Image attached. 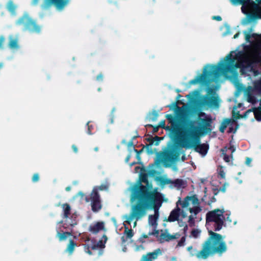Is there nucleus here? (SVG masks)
Wrapping results in <instances>:
<instances>
[{
	"label": "nucleus",
	"mask_w": 261,
	"mask_h": 261,
	"mask_svg": "<svg viewBox=\"0 0 261 261\" xmlns=\"http://www.w3.org/2000/svg\"><path fill=\"white\" fill-rule=\"evenodd\" d=\"M139 241L140 242L142 243H144V242H145V241L144 240V239H143L142 238H141V237H140V238H139Z\"/></svg>",
	"instance_id": "nucleus-52"
},
{
	"label": "nucleus",
	"mask_w": 261,
	"mask_h": 261,
	"mask_svg": "<svg viewBox=\"0 0 261 261\" xmlns=\"http://www.w3.org/2000/svg\"><path fill=\"white\" fill-rule=\"evenodd\" d=\"M103 74L101 73H100L97 75L96 80H97L98 81H101L103 80Z\"/></svg>",
	"instance_id": "nucleus-39"
},
{
	"label": "nucleus",
	"mask_w": 261,
	"mask_h": 261,
	"mask_svg": "<svg viewBox=\"0 0 261 261\" xmlns=\"http://www.w3.org/2000/svg\"><path fill=\"white\" fill-rule=\"evenodd\" d=\"M162 251L160 248L154 250L153 252H148L142 256L140 261H153L161 255Z\"/></svg>",
	"instance_id": "nucleus-14"
},
{
	"label": "nucleus",
	"mask_w": 261,
	"mask_h": 261,
	"mask_svg": "<svg viewBox=\"0 0 261 261\" xmlns=\"http://www.w3.org/2000/svg\"><path fill=\"white\" fill-rule=\"evenodd\" d=\"M78 195L80 196L82 198L84 197L85 195L84 193L82 192H80L78 193Z\"/></svg>",
	"instance_id": "nucleus-50"
},
{
	"label": "nucleus",
	"mask_w": 261,
	"mask_h": 261,
	"mask_svg": "<svg viewBox=\"0 0 261 261\" xmlns=\"http://www.w3.org/2000/svg\"><path fill=\"white\" fill-rule=\"evenodd\" d=\"M40 0H32V5L36 6ZM69 0H43L41 7L42 9H47L54 6L58 10H62L69 3Z\"/></svg>",
	"instance_id": "nucleus-9"
},
{
	"label": "nucleus",
	"mask_w": 261,
	"mask_h": 261,
	"mask_svg": "<svg viewBox=\"0 0 261 261\" xmlns=\"http://www.w3.org/2000/svg\"><path fill=\"white\" fill-rule=\"evenodd\" d=\"M103 238H105V243L106 242V241L107 240V237L105 234H104L103 236Z\"/></svg>",
	"instance_id": "nucleus-57"
},
{
	"label": "nucleus",
	"mask_w": 261,
	"mask_h": 261,
	"mask_svg": "<svg viewBox=\"0 0 261 261\" xmlns=\"http://www.w3.org/2000/svg\"><path fill=\"white\" fill-rule=\"evenodd\" d=\"M39 180V175L38 173H35L32 176V180L33 182H36Z\"/></svg>",
	"instance_id": "nucleus-34"
},
{
	"label": "nucleus",
	"mask_w": 261,
	"mask_h": 261,
	"mask_svg": "<svg viewBox=\"0 0 261 261\" xmlns=\"http://www.w3.org/2000/svg\"><path fill=\"white\" fill-rule=\"evenodd\" d=\"M140 249H144V247L142 245L137 246V250H139Z\"/></svg>",
	"instance_id": "nucleus-46"
},
{
	"label": "nucleus",
	"mask_w": 261,
	"mask_h": 261,
	"mask_svg": "<svg viewBox=\"0 0 261 261\" xmlns=\"http://www.w3.org/2000/svg\"><path fill=\"white\" fill-rule=\"evenodd\" d=\"M185 241H186V238L185 237H182L181 239V240L178 242V244H177V246H179V247H181V246H183L185 245Z\"/></svg>",
	"instance_id": "nucleus-36"
},
{
	"label": "nucleus",
	"mask_w": 261,
	"mask_h": 261,
	"mask_svg": "<svg viewBox=\"0 0 261 261\" xmlns=\"http://www.w3.org/2000/svg\"><path fill=\"white\" fill-rule=\"evenodd\" d=\"M131 158V154L129 153L128 154L127 156L126 157L125 159V162L126 163H128L130 160Z\"/></svg>",
	"instance_id": "nucleus-44"
},
{
	"label": "nucleus",
	"mask_w": 261,
	"mask_h": 261,
	"mask_svg": "<svg viewBox=\"0 0 261 261\" xmlns=\"http://www.w3.org/2000/svg\"><path fill=\"white\" fill-rule=\"evenodd\" d=\"M71 190V187L70 186H68L66 188H65V190L66 191H70Z\"/></svg>",
	"instance_id": "nucleus-54"
},
{
	"label": "nucleus",
	"mask_w": 261,
	"mask_h": 261,
	"mask_svg": "<svg viewBox=\"0 0 261 261\" xmlns=\"http://www.w3.org/2000/svg\"><path fill=\"white\" fill-rule=\"evenodd\" d=\"M233 53L227 55L225 59L221 60L218 65H208L203 68V74L197 75L195 79L190 81V85L201 84L205 80L209 74L218 73L221 70H229L234 68H241L242 73L250 72L253 75H258L255 69L256 65H261V49L255 48L248 53L239 52L233 55ZM258 92L259 95L255 97L251 94L247 96L249 102L255 104L259 101V107L254 109V114L257 120H261V80L254 84V93Z\"/></svg>",
	"instance_id": "nucleus-2"
},
{
	"label": "nucleus",
	"mask_w": 261,
	"mask_h": 261,
	"mask_svg": "<svg viewBox=\"0 0 261 261\" xmlns=\"http://www.w3.org/2000/svg\"><path fill=\"white\" fill-rule=\"evenodd\" d=\"M61 207L63 209V212L62 217L63 219H65L64 225L67 226H70L71 227H73L76 225L77 222L75 217L73 218V216H72L70 218H69L71 210L70 204L67 203H65L62 204Z\"/></svg>",
	"instance_id": "nucleus-11"
},
{
	"label": "nucleus",
	"mask_w": 261,
	"mask_h": 261,
	"mask_svg": "<svg viewBox=\"0 0 261 261\" xmlns=\"http://www.w3.org/2000/svg\"><path fill=\"white\" fill-rule=\"evenodd\" d=\"M162 166L163 150L157 153L154 163L149 165L148 170L141 169L140 179L146 186L140 184L136 186L132 191L131 200H136L137 202L132 206L129 215L125 216V222L128 224H130L134 219L138 221L144 216L147 209H153L156 212L161 206L163 196L158 192L157 188L153 189L152 184L148 180V176L154 178L160 186H163V176L160 171Z\"/></svg>",
	"instance_id": "nucleus-1"
},
{
	"label": "nucleus",
	"mask_w": 261,
	"mask_h": 261,
	"mask_svg": "<svg viewBox=\"0 0 261 261\" xmlns=\"http://www.w3.org/2000/svg\"><path fill=\"white\" fill-rule=\"evenodd\" d=\"M173 169H174V170H177V168H176V167H174V168H173Z\"/></svg>",
	"instance_id": "nucleus-62"
},
{
	"label": "nucleus",
	"mask_w": 261,
	"mask_h": 261,
	"mask_svg": "<svg viewBox=\"0 0 261 261\" xmlns=\"http://www.w3.org/2000/svg\"><path fill=\"white\" fill-rule=\"evenodd\" d=\"M251 162V160L250 158H247L246 161V164L249 165Z\"/></svg>",
	"instance_id": "nucleus-47"
},
{
	"label": "nucleus",
	"mask_w": 261,
	"mask_h": 261,
	"mask_svg": "<svg viewBox=\"0 0 261 261\" xmlns=\"http://www.w3.org/2000/svg\"><path fill=\"white\" fill-rule=\"evenodd\" d=\"M149 236V235H148V234H143L141 236V238H142L143 239H147V238H148V236Z\"/></svg>",
	"instance_id": "nucleus-48"
},
{
	"label": "nucleus",
	"mask_w": 261,
	"mask_h": 261,
	"mask_svg": "<svg viewBox=\"0 0 261 261\" xmlns=\"http://www.w3.org/2000/svg\"><path fill=\"white\" fill-rule=\"evenodd\" d=\"M201 233V230L199 229H194L191 232V236L195 238H198Z\"/></svg>",
	"instance_id": "nucleus-32"
},
{
	"label": "nucleus",
	"mask_w": 261,
	"mask_h": 261,
	"mask_svg": "<svg viewBox=\"0 0 261 261\" xmlns=\"http://www.w3.org/2000/svg\"><path fill=\"white\" fill-rule=\"evenodd\" d=\"M245 35H246V40L247 41H249V39L250 38V36L249 35L247 34V33H245Z\"/></svg>",
	"instance_id": "nucleus-51"
},
{
	"label": "nucleus",
	"mask_w": 261,
	"mask_h": 261,
	"mask_svg": "<svg viewBox=\"0 0 261 261\" xmlns=\"http://www.w3.org/2000/svg\"><path fill=\"white\" fill-rule=\"evenodd\" d=\"M71 147H72V149H73V151H74V153H77L78 148L75 145H74V144L72 145Z\"/></svg>",
	"instance_id": "nucleus-42"
},
{
	"label": "nucleus",
	"mask_w": 261,
	"mask_h": 261,
	"mask_svg": "<svg viewBox=\"0 0 261 261\" xmlns=\"http://www.w3.org/2000/svg\"><path fill=\"white\" fill-rule=\"evenodd\" d=\"M7 8L8 10L12 14H15L16 6L14 4V3L12 1H9L7 4Z\"/></svg>",
	"instance_id": "nucleus-25"
},
{
	"label": "nucleus",
	"mask_w": 261,
	"mask_h": 261,
	"mask_svg": "<svg viewBox=\"0 0 261 261\" xmlns=\"http://www.w3.org/2000/svg\"><path fill=\"white\" fill-rule=\"evenodd\" d=\"M213 19H216V20H218V21H220V20H221V17L220 16H214L213 17Z\"/></svg>",
	"instance_id": "nucleus-49"
},
{
	"label": "nucleus",
	"mask_w": 261,
	"mask_h": 261,
	"mask_svg": "<svg viewBox=\"0 0 261 261\" xmlns=\"http://www.w3.org/2000/svg\"><path fill=\"white\" fill-rule=\"evenodd\" d=\"M105 225L103 222H98L96 224L90 225L89 230L93 233L96 234L99 231L104 229Z\"/></svg>",
	"instance_id": "nucleus-17"
},
{
	"label": "nucleus",
	"mask_w": 261,
	"mask_h": 261,
	"mask_svg": "<svg viewBox=\"0 0 261 261\" xmlns=\"http://www.w3.org/2000/svg\"><path fill=\"white\" fill-rule=\"evenodd\" d=\"M208 233L210 237L197 255L198 258L205 259L214 253L221 254L226 251V245L222 236L212 230H209Z\"/></svg>",
	"instance_id": "nucleus-4"
},
{
	"label": "nucleus",
	"mask_w": 261,
	"mask_h": 261,
	"mask_svg": "<svg viewBox=\"0 0 261 261\" xmlns=\"http://www.w3.org/2000/svg\"><path fill=\"white\" fill-rule=\"evenodd\" d=\"M103 247H105V244H103L102 241H99L97 243L92 246L91 249L93 250H96L98 248H101Z\"/></svg>",
	"instance_id": "nucleus-28"
},
{
	"label": "nucleus",
	"mask_w": 261,
	"mask_h": 261,
	"mask_svg": "<svg viewBox=\"0 0 261 261\" xmlns=\"http://www.w3.org/2000/svg\"><path fill=\"white\" fill-rule=\"evenodd\" d=\"M6 41V38L3 35H0V49H2L4 47V45ZM4 66L3 63H0V69H1Z\"/></svg>",
	"instance_id": "nucleus-29"
},
{
	"label": "nucleus",
	"mask_w": 261,
	"mask_h": 261,
	"mask_svg": "<svg viewBox=\"0 0 261 261\" xmlns=\"http://www.w3.org/2000/svg\"><path fill=\"white\" fill-rule=\"evenodd\" d=\"M187 250L189 252L190 255L191 256L196 255L197 257L199 253L200 252H198L197 250L195 249H193L192 246H189L187 248Z\"/></svg>",
	"instance_id": "nucleus-31"
},
{
	"label": "nucleus",
	"mask_w": 261,
	"mask_h": 261,
	"mask_svg": "<svg viewBox=\"0 0 261 261\" xmlns=\"http://www.w3.org/2000/svg\"><path fill=\"white\" fill-rule=\"evenodd\" d=\"M71 235V232H65L63 233H61L59 231L57 232V236L59 238L60 241H62L66 239L68 236Z\"/></svg>",
	"instance_id": "nucleus-27"
},
{
	"label": "nucleus",
	"mask_w": 261,
	"mask_h": 261,
	"mask_svg": "<svg viewBox=\"0 0 261 261\" xmlns=\"http://www.w3.org/2000/svg\"><path fill=\"white\" fill-rule=\"evenodd\" d=\"M239 34V33H237L236 35H234V36H233V38H237L238 37Z\"/></svg>",
	"instance_id": "nucleus-58"
},
{
	"label": "nucleus",
	"mask_w": 261,
	"mask_h": 261,
	"mask_svg": "<svg viewBox=\"0 0 261 261\" xmlns=\"http://www.w3.org/2000/svg\"><path fill=\"white\" fill-rule=\"evenodd\" d=\"M229 121L227 120L225 122H224L223 124H222L220 128V130L223 133L227 126V124L228 123Z\"/></svg>",
	"instance_id": "nucleus-35"
},
{
	"label": "nucleus",
	"mask_w": 261,
	"mask_h": 261,
	"mask_svg": "<svg viewBox=\"0 0 261 261\" xmlns=\"http://www.w3.org/2000/svg\"><path fill=\"white\" fill-rule=\"evenodd\" d=\"M86 252L89 254V255H92V252L89 250L88 249L87 251H86Z\"/></svg>",
	"instance_id": "nucleus-55"
},
{
	"label": "nucleus",
	"mask_w": 261,
	"mask_h": 261,
	"mask_svg": "<svg viewBox=\"0 0 261 261\" xmlns=\"http://www.w3.org/2000/svg\"><path fill=\"white\" fill-rule=\"evenodd\" d=\"M8 46L11 49H16L18 47L17 39H11L8 43Z\"/></svg>",
	"instance_id": "nucleus-26"
},
{
	"label": "nucleus",
	"mask_w": 261,
	"mask_h": 261,
	"mask_svg": "<svg viewBox=\"0 0 261 261\" xmlns=\"http://www.w3.org/2000/svg\"><path fill=\"white\" fill-rule=\"evenodd\" d=\"M201 134H203V132L198 128L190 131L188 135L186 132L181 131L178 135L179 143L186 148L194 147L197 152L205 155L208 149L207 145L205 144H198L199 142V137Z\"/></svg>",
	"instance_id": "nucleus-5"
},
{
	"label": "nucleus",
	"mask_w": 261,
	"mask_h": 261,
	"mask_svg": "<svg viewBox=\"0 0 261 261\" xmlns=\"http://www.w3.org/2000/svg\"><path fill=\"white\" fill-rule=\"evenodd\" d=\"M179 204L181 205V209L177 207L173 210L168 217V221H175L180 217L182 218H186L187 216L186 211L188 210L191 213L189 217L188 223L190 226H193L196 216L201 211L198 199L196 196H187L183 200L179 199L176 202L177 206Z\"/></svg>",
	"instance_id": "nucleus-3"
},
{
	"label": "nucleus",
	"mask_w": 261,
	"mask_h": 261,
	"mask_svg": "<svg viewBox=\"0 0 261 261\" xmlns=\"http://www.w3.org/2000/svg\"><path fill=\"white\" fill-rule=\"evenodd\" d=\"M89 122H87V125H88V130H87V134H89V135H91L92 134V129L93 128V126L92 125H89Z\"/></svg>",
	"instance_id": "nucleus-38"
},
{
	"label": "nucleus",
	"mask_w": 261,
	"mask_h": 261,
	"mask_svg": "<svg viewBox=\"0 0 261 261\" xmlns=\"http://www.w3.org/2000/svg\"><path fill=\"white\" fill-rule=\"evenodd\" d=\"M154 229L152 232H149L148 233V235H152L155 236L158 240L160 242V243L163 242V231L162 230H161V233H160L159 230H156V228H153Z\"/></svg>",
	"instance_id": "nucleus-19"
},
{
	"label": "nucleus",
	"mask_w": 261,
	"mask_h": 261,
	"mask_svg": "<svg viewBox=\"0 0 261 261\" xmlns=\"http://www.w3.org/2000/svg\"><path fill=\"white\" fill-rule=\"evenodd\" d=\"M17 26L22 27V31L30 33L40 34L42 31V26L38 23L36 19H34L28 12H24L15 21Z\"/></svg>",
	"instance_id": "nucleus-7"
},
{
	"label": "nucleus",
	"mask_w": 261,
	"mask_h": 261,
	"mask_svg": "<svg viewBox=\"0 0 261 261\" xmlns=\"http://www.w3.org/2000/svg\"><path fill=\"white\" fill-rule=\"evenodd\" d=\"M112 220H113L114 222H116V220L115 218H113Z\"/></svg>",
	"instance_id": "nucleus-60"
},
{
	"label": "nucleus",
	"mask_w": 261,
	"mask_h": 261,
	"mask_svg": "<svg viewBox=\"0 0 261 261\" xmlns=\"http://www.w3.org/2000/svg\"><path fill=\"white\" fill-rule=\"evenodd\" d=\"M145 127L147 128L148 127H153L152 133H155L159 130V128H163V120H161L158 126H154L151 124H147L145 125Z\"/></svg>",
	"instance_id": "nucleus-24"
},
{
	"label": "nucleus",
	"mask_w": 261,
	"mask_h": 261,
	"mask_svg": "<svg viewBox=\"0 0 261 261\" xmlns=\"http://www.w3.org/2000/svg\"><path fill=\"white\" fill-rule=\"evenodd\" d=\"M115 108H113L112 111H111V115H110V123L111 124H112L114 122V112H115Z\"/></svg>",
	"instance_id": "nucleus-37"
},
{
	"label": "nucleus",
	"mask_w": 261,
	"mask_h": 261,
	"mask_svg": "<svg viewBox=\"0 0 261 261\" xmlns=\"http://www.w3.org/2000/svg\"><path fill=\"white\" fill-rule=\"evenodd\" d=\"M233 5L242 4V11L245 14H261V0H230Z\"/></svg>",
	"instance_id": "nucleus-8"
},
{
	"label": "nucleus",
	"mask_w": 261,
	"mask_h": 261,
	"mask_svg": "<svg viewBox=\"0 0 261 261\" xmlns=\"http://www.w3.org/2000/svg\"><path fill=\"white\" fill-rule=\"evenodd\" d=\"M95 150H98V148H95Z\"/></svg>",
	"instance_id": "nucleus-64"
},
{
	"label": "nucleus",
	"mask_w": 261,
	"mask_h": 261,
	"mask_svg": "<svg viewBox=\"0 0 261 261\" xmlns=\"http://www.w3.org/2000/svg\"><path fill=\"white\" fill-rule=\"evenodd\" d=\"M208 103L211 107H218L219 99L218 96L216 94H214L212 96L208 98Z\"/></svg>",
	"instance_id": "nucleus-20"
},
{
	"label": "nucleus",
	"mask_w": 261,
	"mask_h": 261,
	"mask_svg": "<svg viewBox=\"0 0 261 261\" xmlns=\"http://www.w3.org/2000/svg\"><path fill=\"white\" fill-rule=\"evenodd\" d=\"M159 111H156L155 110L150 111L147 114L145 118V121L149 122H154L156 121L159 116Z\"/></svg>",
	"instance_id": "nucleus-16"
},
{
	"label": "nucleus",
	"mask_w": 261,
	"mask_h": 261,
	"mask_svg": "<svg viewBox=\"0 0 261 261\" xmlns=\"http://www.w3.org/2000/svg\"><path fill=\"white\" fill-rule=\"evenodd\" d=\"M179 237L180 234L178 233H176L174 234H171L167 230H164V241H172L178 238Z\"/></svg>",
	"instance_id": "nucleus-21"
},
{
	"label": "nucleus",
	"mask_w": 261,
	"mask_h": 261,
	"mask_svg": "<svg viewBox=\"0 0 261 261\" xmlns=\"http://www.w3.org/2000/svg\"><path fill=\"white\" fill-rule=\"evenodd\" d=\"M164 162L166 160V159H165V154H164Z\"/></svg>",
	"instance_id": "nucleus-63"
},
{
	"label": "nucleus",
	"mask_w": 261,
	"mask_h": 261,
	"mask_svg": "<svg viewBox=\"0 0 261 261\" xmlns=\"http://www.w3.org/2000/svg\"><path fill=\"white\" fill-rule=\"evenodd\" d=\"M146 140L149 143L145 146L146 150L147 153L149 154H152L155 152L156 154L159 152L157 151L156 149H152L151 148V146L153 145L155 146L158 145L160 144V141L163 140V137H158L157 136L152 137L151 136H149V137L146 139Z\"/></svg>",
	"instance_id": "nucleus-12"
},
{
	"label": "nucleus",
	"mask_w": 261,
	"mask_h": 261,
	"mask_svg": "<svg viewBox=\"0 0 261 261\" xmlns=\"http://www.w3.org/2000/svg\"><path fill=\"white\" fill-rule=\"evenodd\" d=\"M219 174L222 178H224L225 175V172L221 169L219 171Z\"/></svg>",
	"instance_id": "nucleus-43"
},
{
	"label": "nucleus",
	"mask_w": 261,
	"mask_h": 261,
	"mask_svg": "<svg viewBox=\"0 0 261 261\" xmlns=\"http://www.w3.org/2000/svg\"><path fill=\"white\" fill-rule=\"evenodd\" d=\"M76 246V243L73 240L71 239L67 245L66 251L67 252L69 255H71L73 253L74 250V248Z\"/></svg>",
	"instance_id": "nucleus-22"
},
{
	"label": "nucleus",
	"mask_w": 261,
	"mask_h": 261,
	"mask_svg": "<svg viewBox=\"0 0 261 261\" xmlns=\"http://www.w3.org/2000/svg\"><path fill=\"white\" fill-rule=\"evenodd\" d=\"M136 138V137H134L133 138V139H132V140H130V141L128 142V147L133 146V148L135 147L134 146L133 140L135 139Z\"/></svg>",
	"instance_id": "nucleus-41"
},
{
	"label": "nucleus",
	"mask_w": 261,
	"mask_h": 261,
	"mask_svg": "<svg viewBox=\"0 0 261 261\" xmlns=\"http://www.w3.org/2000/svg\"><path fill=\"white\" fill-rule=\"evenodd\" d=\"M231 157L227 155L226 154H224V160L226 162H229L231 161Z\"/></svg>",
	"instance_id": "nucleus-40"
},
{
	"label": "nucleus",
	"mask_w": 261,
	"mask_h": 261,
	"mask_svg": "<svg viewBox=\"0 0 261 261\" xmlns=\"http://www.w3.org/2000/svg\"><path fill=\"white\" fill-rule=\"evenodd\" d=\"M134 151L136 152V158L138 160V161L141 162V156H140V153L143 151V149H141L140 150H138L136 149L135 147H134Z\"/></svg>",
	"instance_id": "nucleus-33"
},
{
	"label": "nucleus",
	"mask_w": 261,
	"mask_h": 261,
	"mask_svg": "<svg viewBox=\"0 0 261 261\" xmlns=\"http://www.w3.org/2000/svg\"><path fill=\"white\" fill-rule=\"evenodd\" d=\"M230 215L229 212L225 211L224 209H215L210 211L206 216V225L208 226L214 223L215 230L219 231L224 225L225 221L228 223L231 222L229 219Z\"/></svg>",
	"instance_id": "nucleus-6"
},
{
	"label": "nucleus",
	"mask_w": 261,
	"mask_h": 261,
	"mask_svg": "<svg viewBox=\"0 0 261 261\" xmlns=\"http://www.w3.org/2000/svg\"><path fill=\"white\" fill-rule=\"evenodd\" d=\"M164 185H167L170 188L179 189L184 186V182L182 180L177 179L172 180L164 176Z\"/></svg>",
	"instance_id": "nucleus-15"
},
{
	"label": "nucleus",
	"mask_w": 261,
	"mask_h": 261,
	"mask_svg": "<svg viewBox=\"0 0 261 261\" xmlns=\"http://www.w3.org/2000/svg\"><path fill=\"white\" fill-rule=\"evenodd\" d=\"M60 205V204L58 203V204L56 205V206H59Z\"/></svg>",
	"instance_id": "nucleus-61"
},
{
	"label": "nucleus",
	"mask_w": 261,
	"mask_h": 261,
	"mask_svg": "<svg viewBox=\"0 0 261 261\" xmlns=\"http://www.w3.org/2000/svg\"><path fill=\"white\" fill-rule=\"evenodd\" d=\"M87 202L91 201V210L94 213L98 212L102 208V203L100 196L99 193H97L96 190H92L90 193V198L86 197Z\"/></svg>",
	"instance_id": "nucleus-10"
},
{
	"label": "nucleus",
	"mask_w": 261,
	"mask_h": 261,
	"mask_svg": "<svg viewBox=\"0 0 261 261\" xmlns=\"http://www.w3.org/2000/svg\"><path fill=\"white\" fill-rule=\"evenodd\" d=\"M108 186L107 185L102 184L99 186L94 187L92 190H96L97 193H99L98 190H100V191L107 190H108Z\"/></svg>",
	"instance_id": "nucleus-30"
},
{
	"label": "nucleus",
	"mask_w": 261,
	"mask_h": 261,
	"mask_svg": "<svg viewBox=\"0 0 261 261\" xmlns=\"http://www.w3.org/2000/svg\"><path fill=\"white\" fill-rule=\"evenodd\" d=\"M63 220H61V221H59V222L58 223V224H62V223H63Z\"/></svg>",
	"instance_id": "nucleus-59"
},
{
	"label": "nucleus",
	"mask_w": 261,
	"mask_h": 261,
	"mask_svg": "<svg viewBox=\"0 0 261 261\" xmlns=\"http://www.w3.org/2000/svg\"><path fill=\"white\" fill-rule=\"evenodd\" d=\"M184 231H185V232H186V231L187 230V229H188V226H187V225H186V226L184 227Z\"/></svg>",
	"instance_id": "nucleus-56"
},
{
	"label": "nucleus",
	"mask_w": 261,
	"mask_h": 261,
	"mask_svg": "<svg viewBox=\"0 0 261 261\" xmlns=\"http://www.w3.org/2000/svg\"><path fill=\"white\" fill-rule=\"evenodd\" d=\"M140 163H141V162H140L138 161V162H133L130 163L129 166H130V167H132L133 166H134L137 164H140Z\"/></svg>",
	"instance_id": "nucleus-45"
},
{
	"label": "nucleus",
	"mask_w": 261,
	"mask_h": 261,
	"mask_svg": "<svg viewBox=\"0 0 261 261\" xmlns=\"http://www.w3.org/2000/svg\"><path fill=\"white\" fill-rule=\"evenodd\" d=\"M158 215L155 214L153 215H149L148 218V222L150 225L152 226L153 228H156L157 226V219Z\"/></svg>",
	"instance_id": "nucleus-23"
},
{
	"label": "nucleus",
	"mask_w": 261,
	"mask_h": 261,
	"mask_svg": "<svg viewBox=\"0 0 261 261\" xmlns=\"http://www.w3.org/2000/svg\"><path fill=\"white\" fill-rule=\"evenodd\" d=\"M229 149L231 150L232 153L235 151V148L233 146H231Z\"/></svg>",
	"instance_id": "nucleus-53"
},
{
	"label": "nucleus",
	"mask_w": 261,
	"mask_h": 261,
	"mask_svg": "<svg viewBox=\"0 0 261 261\" xmlns=\"http://www.w3.org/2000/svg\"><path fill=\"white\" fill-rule=\"evenodd\" d=\"M124 234L126 235V237L122 236L121 238L122 244L125 243L128 239H131L134 236V233L132 229H129L128 227L125 226Z\"/></svg>",
	"instance_id": "nucleus-18"
},
{
	"label": "nucleus",
	"mask_w": 261,
	"mask_h": 261,
	"mask_svg": "<svg viewBox=\"0 0 261 261\" xmlns=\"http://www.w3.org/2000/svg\"><path fill=\"white\" fill-rule=\"evenodd\" d=\"M198 115L199 119L201 121L203 125V127H195L191 131H193L196 128H198V129H201L203 133H205V132L204 131L205 129H207L206 132L210 131L211 129L209 128V127L210 126L212 122L211 118L209 116L206 115L205 113L203 112L199 113Z\"/></svg>",
	"instance_id": "nucleus-13"
}]
</instances>
